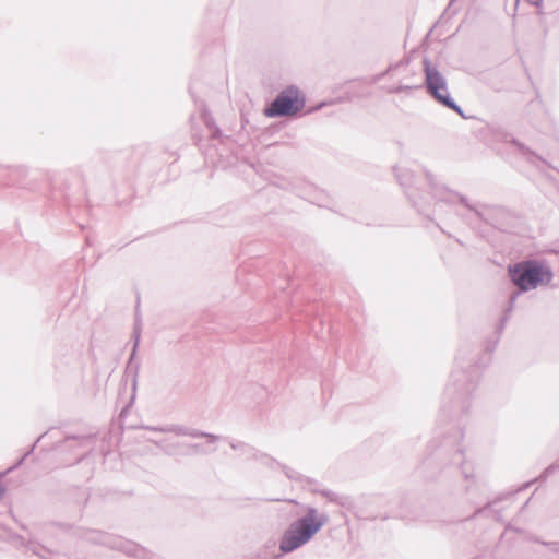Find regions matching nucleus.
I'll return each instance as SVG.
<instances>
[{
    "instance_id": "obj_1",
    "label": "nucleus",
    "mask_w": 559,
    "mask_h": 559,
    "mask_svg": "<svg viewBox=\"0 0 559 559\" xmlns=\"http://www.w3.org/2000/svg\"><path fill=\"white\" fill-rule=\"evenodd\" d=\"M508 276L518 290L509 296L508 306L496 326V336L486 340L480 352L475 353L471 344L460 347L454 369L444 389L439 415V420H448L449 427L441 425L437 427L436 436L428 445L430 452L420 466L428 477H435L452 466L460 469L463 478L468 483L465 486V493H471L474 488L478 489V485L473 469L465 464L462 418L469 412L481 369L489 365L491 354L498 345L518 298L523 293L548 285L554 278V272L543 260L525 259L509 264Z\"/></svg>"
},
{
    "instance_id": "obj_2",
    "label": "nucleus",
    "mask_w": 559,
    "mask_h": 559,
    "mask_svg": "<svg viewBox=\"0 0 559 559\" xmlns=\"http://www.w3.org/2000/svg\"><path fill=\"white\" fill-rule=\"evenodd\" d=\"M330 521L325 512L307 506L301 516L295 519L283 532L278 540V554L263 559H281L308 544Z\"/></svg>"
},
{
    "instance_id": "obj_3",
    "label": "nucleus",
    "mask_w": 559,
    "mask_h": 559,
    "mask_svg": "<svg viewBox=\"0 0 559 559\" xmlns=\"http://www.w3.org/2000/svg\"><path fill=\"white\" fill-rule=\"evenodd\" d=\"M424 83L426 93L440 106L456 112L462 118H466L462 107L452 98L448 81L428 58L423 60Z\"/></svg>"
},
{
    "instance_id": "obj_4",
    "label": "nucleus",
    "mask_w": 559,
    "mask_h": 559,
    "mask_svg": "<svg viewBox=\"0 0 559 559\" xmlns=\"http://www.w3.org/2000/svg\"><path fill=\"white\" fill-rule=\"evenodd\" d=\"M306 106V97L296 85H288L269 103L263 114L267 118H283L294 116Z\"/></svg>"
},
{
    "instance_id": "obj_5",
    "label": "nucleus",
    "mask_w": 559,
    "mask_h": 559,
    "mask_svg": "<svg viewBox=\"0 0 559 559\" xmlns=\"http://www.w3.org/2000/svg\"><path fill=\"white\" fill-rule=\"evenodd\" d=\"M84 538L93 544L103 545L110 549L121 551L129 557H134L136 559H154L153 552L120 536H115L100 531H90L85 534Z\"/></svg>"
},
{
    "instance_id": "obj_6",
    "label": "nucleus",
    "mask_w": 559,
    "mask_h": 559,
    "mask_svg": "<svg viewBox=\"0 0 559 559\" xmlns=\"http://www.w3.org/2000/svg\"><path fill=\"white\" fill-rule=\"evenodd\" d=\"M425 177L430 187V194L433 200H436L437 202L453 204L454 199H457L459 202L467 210H474V205L469 203L468 199L465 195L459 193L457 191L449 189L444 185L439 183L436 176L431 174L429 170H425Z\"/></svg>"
},
{
    "instance_id": "obj_7",
    "label": "nucleus",
    "mask_w": 559,
    "mask_h": 559,
    "mask_svg": "<svg viewBox=\"0 0 559 559\" xmlns=\"http://www.w3.org/2000/svg\"><path fill=\"white\" fill-rule=\"evenodd\" d=\"M471 211L478 219L499 230H506L511 218L510 211L500 205H483L480 209L474 206Z\"/></svg>"
},
{
    "instance_id": "obj_8",
    "label": "nucleus",
    "mask_w": 559,
    "mask_h": 559,
    "mask_svg": "<svg viewBox=\"0 0 559 559\" xmlns=\"http://www.w3.org/2000/svg\"><path fill=\"white\" fill-rule=\"evenodd\" d=\"M395 176L399 183L404 188L405 194L407 199L412 202L413 206L417 210V212L421 215L430 217V202L427 198L419 195L417 192L413 191L408 183L413 179L412 171L407 169H397L394 168Z\"/></svg>"
},
{
    "instance_id": "obj_9",
    "label": "nucleus",
    "mask_w": 559,
    "mask_h": 559,
    "mask_svg": "<svg viewBox=\"0 0 559 559\" xmlns=\"http://www.w3.org/2000/svg\"><path fill=\"white\" fill-rule=\"evenodd\" d=\"M141 333H142V326L140 319H135L133 332H132V349L124 369V374L127 377H131L132 380V389L135 391L136 384H138V374L140 370V362L135 360L139 346H140V340H141Z\"/></svg>"
},
{
    "instance_id": "obj_10",
    "label": "nucleus",
    "mask_w": 559,
    "mask_h": 559,
    "mask_svg": "<svg viewBox=\"0 0 559 559\" xmlns=\"http://www.w3.org/2000/svg\"><path fill=\"white\" fill-rule=\"evenodd\" d=\"M147 430L159 431V432H171L176 436H188L192 438H205L207 443H214L221 439V436L205 432L194 428H188L181 425H170L167 427H145Z\"/></svg>"
},
{
    "instance_id": "obj_11",
    "label": "nucleus",
    "mask_w": 559,
    "mask_h": 559,
    "mask_svg": "<svg viewBox=\"0 0 559 559\" xmlns=\"http://www.w3.org/2000/svg\"><path fill=\"white\" fill-rule=\"evenodd\" d=\"M509 142L516 147V150L520 152V154L531 164L538 166V163H546L538 154H536L534 151H532L530 147H527L524 143L520 142L515 138H511Z\"/></svg>"
},
{
    "instance_id": "obj_12",
    "label": "nucleus",
    "mask_w": 559,
    "mask_h": 559,
    "mask_svg": "<svg viewBox=\"0 0 559 559\" xmlns=\"http://www.w3.org/2000/svg\"><path fill=\"white\" fill-rule=\"evenodd\" d=\"M311 492L319 493L325 499H328V501L341 507H345L348 503V497L338 495L330 489H321L319 487H313L311 488Z\"/></svg>"
},
{
    "instance_id": "obj_13",
    "label": "nucleus",
    "mask_w": 559,
    "mask_h": 559,
    "mask_svg": "<svg viewBox=\"0 0 559 559\" xmlns=\"http://www.w3.org/2000/svg\"><path fill=\"white\" fill-rule=\"evenodd\" d=\"M557 469H559V463H551L549 466H547L543 473L532 479L531 481H527L525 483L523 486H521L518 490V491H522V490H525L527 489L533 483H537V481H545L550 475H552Z\"/></svg>"
},
{
    "instance_id": "obj_14",
    "label": "nucleus",
    "mask_w": 559,
    "mask_h": 559,
    "mask_svg": "<svg viewBox=\"0 0 559 559\" xmlns=\"http://www.w3.org/2000/svg\"><path fill=\"white\" fill-rule=\"evenodd\" d=\"M280 467L282 468V471L284 472V474L286 475V477L288 479L298 481L301 484L304 483L305 476L302 474H300L299 472H297L294 468H292L287 465H284V464H281Z\"/></svg>"
},
{
    "instance_id": "obj_15",
    "label": "nucleus",
    "mask_w": 559,
    "mask_h": 559,
    "mask_svg": "<svg viewBox=\"0 0 559 559\" xmlns=\"http://www.w3.org/2000/svg\"><path fill=\"white\" fill-rule=\"evenodd\" d=\"M247 457L252 459L258 462H261V461L275 462V459H273L272 456H270L266 453H263V452L257 450L253 447H252V451L250 452V454Z\"/></svg>"
},
{
    "instance_id": "obj_16",
    "label": "nucleus",
    "mask_w": 559,
    "mask_h": 559,
    "mask_svg": "<svg viewBox=\"0 0 559 559\" xmlns=\"http://www.w3.org/2000/svg\"><path fill=\"white\" fill-rule=\"evenodd\" d=\"M514 492L512 493H507V495H501L499 496L497 499H495L493 501H488L483 508H478L473 516H477L479 514H483L485 511L487 510H490L492 508V506H495L496 503H498L499 501L503 500L504 498L509 497V496H512Z\"/></svg>"
},
{
    "instance_id": "obj_17",
    "label": "nucleus",
    "mask_w": 559,
    "mask_h": 559,
    "mask_svg": "<svg viewBox=\"0 0 559 559\" xmlns=\"http://www.w3.org/2000/svg\"><path fill=\"white\" fill-rule=\"evenodd\" d=\"M233 450L240 451L243 455L248 456L252 451V447L241 441H230L229 443Z\"/></svg>"
},
{
    "instance_id": "obj_18",
    "label": "nucleus",
    "mask_w": 559,
    "mask_h": 559,
    "mask_svg": "<svg viewBox=\"0 0 559 559\" xmlns=\"http://www.w3.org/2000/svg\"><path fill=\"white\" fill-rule=\"evenodd\" d=\"M407 62L404 60H401L394 64H390L388 69L384 72H381L374 76V81L378 82L382 80L385 75L393 73L400 66H406Z\"/></svg>"
},
{
    "instance_id": "obj_19",
    "label": "nucleus",
    "mask_w": 559,
    "mask_h": 559,
    "mask_svg": "<svg viewBox=\"0 0 559 559\" xmlns=\"http://www.w3.org/2000/svg\"><path fill=\"white\" fill-rule=\"evenodd\" d=\"M93 439V437L91 435L88 436H76V435H71V436H68L66 438V441H70V440H74V441H78L79 442V445L80 447H84L87 444L88 441H91Z\"/></svg>"
},
{
    "instance_id": "obj_20",
    "label": "nucleus",
    "mask_w": 559,
    "mask_h": 559,
    "mask_svg": "<svg viewBox=\"0 0 559 559\" xmlns=\"http://www.w3.org/2000/svg\"><path fill=\"white\" fill-rule=\"evenodd\" d=\"M414 88H418V86H411V85L400 84L397 86H394V87L390 88L389 93L397 94V93L405 92V91H411V90H414Z\"/></svg>"
},
{
    "instance_id": "obj_21",
    "label": "nucleus",
    "mask_w": 559,
    "mask_h": 559,
    "mask_svg": "<svg viewBox=\"0 0 559 559\" xmlns=\"http://www.w3.org/2000/svg\"><path fill=\"white\" fill-rule=\"evenodd\" d=\"M205 124L209 129L212 130L213 136H219L221 135V129L215 124L214 120L212 118L205 119Z\"/></svg>"
},
{
    "instance_id": "obj_22",
    "label": "nucleus",
    "mask_w": 559,
    "mask_h": 559,
    "mask_svg": "<svg viewBox=\"0 0 559 559\" xmlns=\"http://www.w3.org/2000/svg\"><path fill=\"white\" fill-rule=\"evenodd\" d=\"M302 484H305L310 491H311V488H313V487L321 488L318 480H316L313 478H310V477H307V476H305Z\"/></svg>"
},
{
    "instance_id": "obj_23",
    "label": "nucleus",
    "mask_w": 559,
    "mask_h": 559,
    "mask_svg": "<svg viewBox=\"0 0 559 559\" xmlns=\"http://www.w3.org/2000/svg\"><path fill=\"white\" fill-rule=\"evenodd\" d=\"M41 438H43V436H40V437L36 440V442L33 444V447L31 448V450H29V451H27V452H26V453H25V454H24V455H23V456L17 461V463H16V465H15V466H19V465H21V464L24 462V460H25V459H26V457H27V456H28V455L34 451L35 445L37 444V442H39V441H40V439H41Z\"/></svg>"
},
{
    "instance_id": "obj_24",
    "label": "nucleus",
    "mask_w": 559,
    "mask_h": 559,
    "mask_svg": "<svg viewBox=\"0 0 559 559\" xmlns=\"http://www.w3.org/2000/svg\"><path fill=\"white\" fill-rule=\"evenodd\" d=\"M545 546L549 547V549L552 552L559 554V542H550V543H543Z\"/></svg>"
},
{
    "instance_id": "obj_25",
    "label": "nucleus",
    "mask_w": 559,
    "mask_h": 559,
    "mask_svg": "<svg viewBox=\"0 0 559 559\" xmlns=\"http://www.w3.org/2000/svg\"><path fill=\"white\" fill-rule=\"evenodd\" d=\"M189 448L193 449V451L198 453H206V451L203 450L202 445L198 443L189 444Z\"/></svg>"
},
{
    "instance_id": "obj_26",
    "label": "nucleus",
    "mask_w": 559,
    "mask_h": 559,
    "mask_svg": "<svg viewBox=\"0 0 559 559\" xmlns=\"http://www.w3.org/2000/svg\"><path fill=\"white\" fill-rule=\"evenodd\" d=\"M260 463L265 465V466H267V467H270V468H273L274 465H277V466L281 465V463L277 462L276 460H275V462L261 461Z\"/></svg>"
},
{
    "instance_id": "obj_27",
    "label": "nucleus",
    "mask_w": 559,
    "mask_h": 559,
    "mask_svg": "<svg viewBox=\"0 0 559 559\" xmlns=\"http://www.w3.org/2000/svg\"><path fill=\"white\" fill-rule=\"evenodd\" d=\"M5 492V488L3 487V485L0 483V500L2 499L3 495Z\"/></svg>"
},
{
    "instance_id": "obj_28",
    "label": "nucleus",
    "mask_w": 559,
    "mask_h": 559,
    "mask_svg": "<svg viewBox=\"0 0 559 559\" xmlns=\"http://www.w3.org/2000/svg\"><path fill=\"white\" fill-rule=\"evenodd\" d=\"M454 2V0H451L448 8L445 9V11L443 12V14L441 15V19L448 13L449 9H450V5Z\"/></svg>"
},
{
    "instance_id": "obj_29",
    "label": "nucleus",
    "mask_w": 559,
    "mask_h": 559,
    "mask_svg": "<svg viewBox=\"0 0 559 559\" xmlns=\"http://www.w3.org/2000/svg\"><path fill=\"white\" fill-rule=\"evenodd\" d=\"M32 551H33V554H36V555H38V556H40V557H44V556L38 551V547L33 548V549H32Z\"/></svg>"
},
{
    "instance_id": "obj_30",
    "label": "nucleus",
    "mask_w": 559,
    "mask_h": 559,
    "mask_svg": "<svg viewBox=\"0 0 559 559\" xmlns=\"http://www.w3.org/2000/svg\"><path fill=\"white\" fill-rule=\"evenodd\" d=\"M530 502V499L527 501H525L524 506L522 507V509H524Z\"/></svg>"
}]
</instances>
